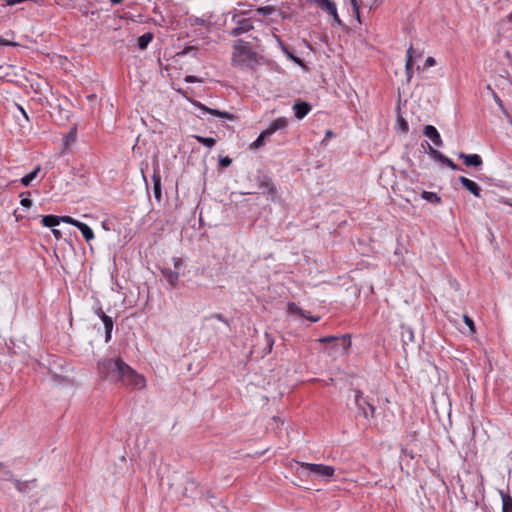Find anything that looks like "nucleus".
Masks as SVG:
<instances>
[{"label": "nucleus", "mask_w": 512, "mask_h": 512, "mask_svg": "<svg viewBox=\"0 0 512 512\" xmlns=\"http://www.w3.org/2000/svg\"><path fill=\"white\" fill-rule=\"evenodd\" d=\"M100 376L111 383L141 390L146 386L145 377L136 372L122 358L104 359L98 362Z\"/></svg>", "instance_id": "obj_1"}, {"label": "nucleus", "mask_w": 512, "mask_h": 512, "mask_svg": "<svg viewBox=\"0 0 512 512\" xmlns=\"http://www.w3.org/2000/svg\"><path fill=\"white\" fill-rule=\"evenodd\" d=\"M257 53L253 51L249 42L238 39L233 44L232 61L237 64L248 65L246 61H256Z\"/></svg>", "instance_id": "obj_2"}, {"label": "nucleus", "mask_w": 512, "mask_h": 512, "mask_svg": "<svg viewBox=\"0 0 512 512\" xmlns=\"http://www.w3.org/2000/svg\"><path fill=\"white\" fill-rule=\"evenodd\" d=\"M287 126V120L285 118H277L272 121L266 130L260 133L258 138L251 144V148H259L263 145L265 139L270 137L277 130L283 129Z\"/></svg>", "instance_id": "obj_3"}, {"label": "nucleus", "mask_w": 512, "mask_h": 512, "mask_svg": "<svg viewBox=\"0 0 512 512\" xmlns=\"http://www.w3.org/2000/svg\"><path fill=\"white\" fill-rule=\"evenodd\" d=\"M355 393V404L358 408V413L365 419H368V412L366 407L370 410L371 416H374L375 406L372 405L366 398L363 397V393L359 389L354 390Z\"/></svg>", "instance_id": "obj_4"}, {"label": "nucleus", "mask_w": 512, "mask_h": 512, "mask_svg": "<svg viewBox=\"0 0 512 512\" xmlns=\"http://www.w3.org/2000/svg\"><path fill=\"white\" fill-rule=\"evenodd\" d=\"M257 183L259 189H261L262 194H267L271 197V200L274 201L277 195V189L274 185L271 177L266 174H261L257 177Z\"/></svg>", "instance_id": "obj_5"}, {"label": "nucleus", "mask_w": 512, "mask_h": 512, "mask_svg": "<svg viewBox=\"0 0 512 512\" xmlns=\"http://www.w3.org/2000/svg\"><path fill=\"white\" fill-rule=\"evenodd\" d=\"M300 466L311 473L323 476V477H332L334 474V468L331 466L323 465V464H313V463H305L301 462Z\"/></svg>", "instance_id": "obj_6"}, {"label": "nucleus", "mask_w": 512, "mask_h": 512, "mask_svg": "<svg viewBox=\"0 0 512 512\" xmlns=\"http://www.w3.org/2000/svg\"><path fill=\"white\" fill-rule=\"evenodd\" d=\"M318 341L323 344L334 343L333 348H336L340 345L344 352H346L348 350V348L351 346V339H350V335H348V334H345L341 337L325 336V337L319 338Z\"/></svg>", "instance_id": "obj_7"}, {"label": "nucleus", "mask_w": 512, "mask_h": 512, "mask_svg": "<svg viewBox=\"0 0 512 512\" xmlns=\"http://www.w3.org/2000/svg\"><path fill=\"white\" fill-rule=\"evenodd\" d=\"M253 29H254V26H253L252 22L250 21V19L243 18L237 22V26L234 27L229 32V34L233 37H237L241 34L249 32Z\"/></svg>", "instance_id": "obj_8"}, {"label": "nucleus", "mask_w": 512, "mask_h": 512, "mask_svg": "<svg viewBox=\"0 0 512 512\" xmlns=\"http://www.w3.org/2000/svg\"><path fill=\"white\" fill-rule=\"evenodd\" d=\"M458 180L462 184V186L475 197H481V188L476 182L464 176H460Z\"/></svg>", "instance_id": "obj_9"}, {"label": "nucleus", "mask_w": 512, "mask_h": 512, "mask_svg": "<svg viewBox=\"0 0 512 512\" xmlns=\"http://www.w3.org/2000/svg\"><path fill=\"white\" fill-rule=\"evenodd\" d=\"M152 180H153V193H154V197L159 202V201H161L162 190H161V176H160V173H159V166H158V164H156L154 166V172H153Z\"/></svg>", "instance_id": "obj_10"}, {"label": "nucleus", "mask_w": 512, "mask_h": 512, "mask_svg": "<svg viewBox=\"0 0 512 512\" xmlns=\"http://www.w3.org/2000/svg\"><path fill=\"white\" fill-rule=\"evenodd\" d=\"M295 117L303 119L311 110V105L308 102L298 100L293 105Z\"/></svg>", "instance_id": "obj_11"}, {"label": "nucleus", "mask_w": 512, "mask_h": 512, "mask_svg": "<svg viewBox=\"0 0 512 512\" xmlns=\"http://www.w3.org/2000/svg\"><path fill=\"white\" fill-rule=\"evenodd\" d=\"M423 134L427 136L436 146H442L443 141L437 129L432 125H426L423 129Z\"/></svg>", "instance_id": "obj_12"}, {"label": "nucleus", "mask_w": 512, "mask_h": 512, "mask_svg": "<svg viewBox=\"0 0 512 512\" xmlns=\"http://www.w3.org/2000/svg\"><path fill=\"white\" fill-rule=\"evenodd\" d=\"M458 157L463 160L466 166L479 167L482 165V158L478 154H465L460 152Z\"/></svg>", "instance_id": "obj_13"}, {"label": "nucleus", "mask_w": 512, "mask_h": 512, "mask_svg": "<svg viewBox=\"0 0 512 512\" xmlns=\"http://www.w3.org/2000/svg\"><path fill=\"white\" fill-rule=\"evenodd\" d=\"M196 106L199 107L204 112H207V113H209L211 115H214V116H217V117L226 118V119H229V120H234L236 118V116L234 114H231V113L226 112V111H220V110H217V109H211V108L206 107L205 105H203L201 103H197Z\"/></svg>", "instance_id": "obj_14"}, {"label": "nucleus", "mask_w": 512, "mask_h": 512, "mask_svg": "<svg viewBox=\"0 0 512 512\" xmlns=\"http://www.w3.org/2000/svg\"><path fill=\"white\" fill-rule=\"evenodd\" d=\"M414 54H415V50H414L413 46L411 45L409 47V49L407 50V59H406V65H405L408 81H410V79L412 78V74H413Z\"/></svg>", "instance_id": "obj_15"}, {"label": "nucleus", "mask_w": 512, "mask_h": 512, "mask_svg": "<svg viewBox=\"0 0 512 512\" xmlns=\"http://www.w3.org/2000/svg\"><path fill=\"white\" fill-rule=\"evenodd\" d=\"M166 281L172 286L175 287L179 280V273L176 271H172L169 268H164L161 270Z\"/></svg>", "instance_id": "obj_16"}, {"label": "nucleus", "mask_w": 512, "mask_h": 512, "mask_svg": "<svg viewBox=\"0 0 512 512\" xmlns=\"http://www.w3.org/2000/svg\"><path fill=\"white\" fill-rule=\"evenodd\" d=\"M102 322L105 328V341L109 342L111 340V333L113 329V320L108 315H103Z\"/></svg>", "instance_id": "obj_17"}, {"label": "nucleus", "mask_w": 512, "mask_h": 512, "mask_svg": "<svg viewBox=\"0 0 512 512\" xmlns=\"http://www.w3.org/2000/svg\"><path fill=\"white\" fill-rule=\"evenodd\" d=\"M153 33L147 32L138 37L137 39V46L140 50H145L147 46L150 44V42L153 40Z\"/></svg>", "instance_id": "obj_18"}, {"label": "nucleus", "mask_w": 512, "mask_h": 512, "mask_svg": "<svg viewBox=\"0 0 512 512\" xmlns=\"http://www.w3.org/2000/svg\"><path fill=\"white\" fill-rule=\"evenodd\" d=\"M82 233L84 239L89 242L94 238L93 230L85 223L79 222L76 226Z\"/></svg>", "instance_id": "obj_19"}, {"label": "nucleus", "mask_w": 512, "mask_h": 512, "mask_svg": "<svg viewBox=\"0 0 512 512\" xmlns=\"http://www.w3.org/2000/svg\"><path fill=\"white\" fill-rule=\"evenodd\" d=\"M41 223L45 227L54 228L55 226L59 225L58 216L56 215H44L41 218Z\"/></svg>", "instance_id": "obj_20"}, {"label": "nucleus", "mask_w": 512, "mask_h": 512, "mask_svg": "<svg viewBox=\"0 0 512 512\" xmlns=\"http://www.w3.org/2000/svg\"><path fill=\"white\" fill-rule=\"evenodd\" d=\"M40 169V166H37L33 171L22 177L21 184L25 187H28L31 184V182L37 177V174L39 173Z\"/></svg>", "instance_id": "obj_21"}, {"label": "nucleus", "mask_w": 512, "mask_h": 512, "mask_svg": "<svg viewBox=\"0 0 512 512\" xmlns=\"http://www.w3.org/2000/svg\"><path fill=\"white\" fill-rule=\"evenodd\" d=\"M502 512H512V497L508 493L501 492Z\"/></svg>", "instance_id": "obj_22"}, {"label": "nucleus", "mask_w": 512, "mask_h": 512, "mask_svg": "<svg viewBox=\"0 0 512 512\" xmlns=\"http://www.w3.org/2000/svg\"><path fill=\"white\" fill-rule=\"evenodd\" d=\"M421 197H422V199H424L430 203H433V204L441 203V198L434 192L423 191L421 193Z\"/></svg>", "instance_id": "obj_23"}, {"label": "nucleus", "mask_w": 512, "mask_h": 512, "mask_svg": "<svg viewBox=\"0 0 512 512\" xmlns=\"http://www.w3.org/2000/svg\"><path fill=\"white\" fill-rule=\"evenodd\" d=\"M319 8L323 11H326L328 14L334 13L336 9V4L332 0H323L319 4H317Z\"/></svg>", "instance_id": "obj_24"}, {"label": "nucleus", "mask_w": 512, "mask_h": 512, "mask_svg": "<svg viewBox=\"0 0 512 512\" xmlns=\"http://www.w3.org/2000/svg\"><path fill=\"white\" fill-rule=\"evenodd\" d=\"M76 137H77V128H76V126H73L64 138L65 147H68L71 143H74L76 141Z\"/></svg>", "instance_id": "obj_25"}, {"label": "nucleus", "mask_w": 512, "mask_h": 512, "mask_svg": "<svg viewBox=\"0 0 512 512\" xmlns=\"http://www.w3.org/2000/svg\"><path fill=\"white\" fill-rule=\"evenodd\" d=\"M428 148H429V155L436 161L440 162L442 164L443 160L445 159V155L442 154L440 151L434 149L428 142H426Z\"/></svg>", "instance_id": "obj_26"}, {"label": "nucleus", "mask_w": 512, "mask_h": 512, "mask_svg": "<svg viewBox=\"0 0 512 512\" xmlns=\"http://www.w3.org/2000/svg\"><path fill=\"white\" fill-rule=\"evenodd\" d=\"M287 308H288V312L291 313V314H297V315H300L301 317H306L305 311L303 309H301L294 302H289L288 305H287Z\"/></svg>", "instance_id": "obj_27"}, {"label": "nucleus", "mask_w": 512, "mask_h": 512, "mask_svg": "<svg viewBox=\"0 0 512 512\" xmlns=\"http://www.w3.org/2000/svg\"><path fill=\"white\" fill-rule=\"evenodd\" d=\"M194 137L199 143H201L202 145H204L208 148H212L216 143V140L212 137H203V136H199V135H196Z\"/></svg>", "instance_id": "obj_28"}, {"label": "nucleus", "mask_w": 512, "mask_h": 512, "mask_svg": "<svg viewBox=\"0 0 512 512\" xmlns=\"http://www.w3.org/2000/svg\"><path fill=\"white\" fill-rule=\"evenodd\" d=\"M283 52L286 54V56L292 60L294 63H296L299 66H304V62L301 58L295 56L286 46H282Z\"/></svg>", "instance_id": "obj_29"}, {"label": "nucleus", "mask_w": 512, "mask_h": 512, "mask_svg": "<svg viewBox=\"0 0 512 512\" xmlns=\"http://www.w3.org/2000/svg\"><path fill=\"white\" fill-rule=\"evenodd\" d=\"M402 338H403V342L404 344H407V339L411 342L414 341V334H413V331L408 328V327H402Z\"/></svg>", "instance_id": "obj_30"}, {"label": "nucleus", "mask_w": 512, "mask_h": 512, "mask_svg": "<svg viewBox=\"0 0 512 512\" xmlns=\"http://www.w3.org/2000/svg\"><path fill=\"white\" fill-rule=\"evenodd\" d=\"M350 2H351V6H352V9L356 16L357 21L359 23H361V18H360L361 1L360 0H350Z\"/></svg>", "instance_id": "obj_31"}, {"label": "nucleus", "mask_w": 512, "mask_h": 512, "mask_svg": "<svg viewBox=\"0 0 512 512\" xmlns=\"http://www.w3.org/2000/svg\"><path fill=\"white\" fill-rule=\"evenodd\" d=\"M274 11L275 7L273 6H261L257 8V12L263 16L271 15Z\"/></svg>", "instance_id": "obj_32"}, {"label": "nucleus", "mask_w": 512, "mask_h": 512, "mask_svg": "<svg viewBox=\"0 0 512 512\" xmlns=\"http://www.w3.org/2000/svg\"><path fill=\"white\" fill-rule=\"evenodd\" d=\"M14 485H15V488L19 491V492H25L28 488V485H29V482L28 481H20L18 479H15L14 480Z\"/></svg>", "instance_id": "obj_33"}, {"label": "nucleus", "mask_w": 512, "mask_h": 512, "mask_svg": "<svg viewBox=\"0 0 512 512\" xmlns=\"http://www.w3.org/2000/svg\"><path fill=\"white\" fill-rule=\"evenodd\" d=\"M58 220H59V223L60 222H65V223L71 224V225H73L75 227L80 222V221L72 218L71 216H58Z\"/></svg>", "instance_id": "obj_34"}, {"label": "nucleus", "mask_w": 512, "mask_h": 512, "mask_svg": "<svg viewBox=\"0 0 512 512\" xmlns=\"http://www.w3.org/2000/svg\"><path fill=\"white\" fill-rule=\"evenodd\" d=\"M265 340H266V345H267L265 353L268 354L272 350V347L274 345V339H273V337L269 333L266 332L265 333Z\"/></svg>", "instance_id": "obj_35"}, {"label": "nucleus", "mask_w": 512, "mask_h": 512, "mask_svg": "<svg viewBox=\"0 0 512 512\" xmlns=\"http://www.w3.org/2000/svg\"><path fill=\"white\" fill-rule=\"evenodd\" d=\"M443 165H446L447 167H449L450 169L452 170H460V167L455 164L450 158H448L447 156L445 157V159L443 160L442 162Z\"/></svg>", "instance_id": "obj_36"}, {"label": "nucleus", "mask_w": 512, "mask_h": 512, "mask_svg": "<svg viewBox=\"0 0 512 512\" xmlns=\"http://www.w3.org/2000/svg\"><path fill=\"white\" fill-rule=\"evenodd\" d=\"M398 123H399V129L403 132V133H407L408 130H409V127H408V123L407 121L403 118V117H400L398 119Z\"/></svg>", "instance_id": "obj_37"}, {"label": "nucleus", "mask_w": 512, "mask_h": 512, "mask_svg": "<svg viewBox=\"0 0 512 512\" xmlns=\"http://www.w3.org/2000/svg\"><path fill=\"white\" fill-rule=\"evenodd\" d=\"M197 52V47L195 46H186L181 52L178 53V55H186L189 53H193L195 56Z\"/></svg>", "instance_id": "obj_38"}, {"label": "nucleus", "mask_w": 512, "mask_h": 512, "mask_svg": "<svg viewBox=\"0 0 512 512\" xmlns=\"http://www.w3.org/2000/svg\"><path fill=\"white\" fill-rule=\"evenodd\" d=\"M231 163H232V159L228 156L220 157V159H219V166H221V167L226 168V167L230 166Z\"/></svg>", "instance_id": "obj_39"}, {"label": "nucleus", "mask_w": 512, "mask_h": 512, "mask_svg": "<svg viewBox=\"0 0 512 512\" xmlns=\"http://www.w3.org/2000/svg\"><path fill=\"white\" fill-rule=\"evenodd\" d=\"M210 318H214V319H217L218 321H221L223 322L224 324H226L227 326H229V321L224 317L223 314L221 313H213Z\"/></svg>", "instance_id": "obj_40"}, {"label": "nucleus", "mask_w": 512, "mask_h": 512, "mask_svg": "<svg viewBox=\"0 0 512 512\" xmlns=\"http://www.w3.org/2000/svg\"><path fill=\"white\" fill-rule=\"evenodd\" d=\"M463 319L465 324L469 327L470 331L475 332L474 321L467 315H464Z\"/></svg>", "instance_id": "obj_41"}, {"label": "nucleus", "mask_w": 512, "mask_h": 512, "mask_svg": "<svg viewBox=\"0 0 512 512\" xmlns=\"http://www.w3.org/2000/svg\"><path fill=\"white\" fill-rule=\"evenodd\" d=\"M21 205L26 208H30L32 206V200L29 197H23L20 201Z\"/></svg>", "instance_id": "obj_42"}, {"label": "nucleus", "mask_w": 512, "mask_h": 512, "mask_svg": "<svg viewBox=\"0 0 512 512\" xmlns=\"http://www.w3.org/2000/svg\"><path fill=\"white\" fill-rule=\"evenodd\" d=\"M329 15H331L333 17L334 22H336L338 25H343L341 19L338 16L337 8L335 9L334 13L332 12Z\"/></svg>", "instance_id": "obj_43"}, {"label": "nucleus", "mask_w": 512, "mask_h": 512, "mask_svg": "<svg viewBox=\"0 0 512 512\" xmlns=\"http://www.w3.org/2000/svg\"><path fill=\"white\" fill-rule=\"evenodd\" d=\"M185 82L187 83H196V82H201L196 76H193V75H188L185 77Z\"/></svg>", "instance_id": "obj_44"}, {"label": "nucleus", "mask_w": 512, "mask_h": 512, "mask_svg": "<svg viewBox=\"0 0 512 512\" xmlns=\"http://www.w3.org/2000/svg\"><path fill=\"white\" fill-rule=\"evenodd\" d=\"M492 94H493V99L495 100V102L497 103V105H498L502 110H504L502 100L499 98V96H498L494 91H492Z\"/></svg>", "instance_id": "obj_45"}, {"label": "nucleus", "mask_w": 512, "mask_h": 512, "mask_svg": "<svg viewBox=\"0 0 512 512\" xmlns=\"http://www.w3.org/2000/svg\"><path fill=\"white\" fill-rule=\"evenodd\" d=\"M436 63L435 59L433 57H428L425 61V67L434 66Z\"/></svg>", "instance_id": "obj_46"}, {"label": "nucleus", "mask_w": 512, "mask_h": 512, "mask_svg": "<svg viewBox=\"0 0 512 512\" xmlns=\"http://www.w3.org/2000/svg\"><path fill=\"white\" fill-rule=\"evenodd\" d=\"M52 233H53V235H54V237H55V239H56V240L61 239V237H62V233H61V231H60V230L53 228V229H52Z\"/></svg>", "instance_id": "obj_47"}, {"label": "nucleus", "mask_w": 512, "mask_h": 512, "mask_svg": "<svg viewBox=\"0 0 512 512\" xmlns=\"http://www.w3.org/2000/svg\"><path fill=\"white\" fill-rule=\"evenodd\" d=\"M18 110L22 113L23 117L25 118L26 121H29V117H28V114L26 113V111L23 109L22 106L16 104Z\"/></svg>", "instance_id": "obj_48"}, {"label": "nucleus", "mask_w": 512, "mask_h": 512, "mask_svg": "<svg viewBox=\"0 0 512 512\" xmlns=\"http://www.w3.org/2000/svg\"><path fill=\"white\" fill-rule=\"evenodd\" d=\"M0 44L1 45H11V46H16L17 44L14 43V42H10L8 40H5L4 38L0 37Z\"/></svg>", "instance_id": "obj_49"}, {"label": "nucleus", "mask_w": 512, "mask_h": 512, "mask_svg": "<svg viewBox=\"0 0 512 512\" xmlns=\"http://www.w3.org/2000/svg\"><path fill=\"white\" fill-rule=\"evenodd\" d=\"M5 479L6 480H10V481H13L14 482V476H13V473L11 471H5Z\"/></svg>", "instance_id": "obj_50"}, {"label": "nucleus", "mask_w": 512, "mask_h": 512, "mask_svg": "<svg viewBox=\"0 0 512 512\" xmlns=\"http://www.w3.org/2000/svg\"><path fill=\"white\" fill-rule=\"evenodd\" d=\"M174 266L175 268H179L182 265V259L181 258H173Z\"/></svg>", "instance_id": "obj_51"}, {"label": "nucleus", "mask_w": 512, "mask_h": 512, "mask_svg": "<svg viewBox=\"0 0 512 512\" xmlns=\"http://www.w3.org/2000/svg\"><path fill=\"white\" fill-rule=\"evenodd\" d=\"M305 318L309 319V320H310V321H312V322H318V321L320 320V317H319V316L314 317V316H307V315H306V317H305Z\"/></svg>", "instance_id": "obj_52"}, {"label": "nucleus", "mask_w": 512, "mask_h": 512, "mask_svg": "<svg viewBox=\"0 0 512 512\" xmlns=\"http://www.w3.org/2000/svg\"><path fill=\"white\" fill-rule=\"evenodd\" d=\"M96 313H97V315L100 317V319H101V320H102L103 315H106V314L102 311V309H101V308H98V309L96 310Z\"/></svg>", "instance_id": "obj_53"}, {"label": "nucleus", "mask_w": 512, "mask_h": 512, "mask_svg": "<svg viewBox=\"0 0 512 512\" xmlns=\"http://www.w3.org/2000/svg\"><path fill=\"white\" fill-rule=\"evenodd\" d=\"M96 313H97V315L100 317V319H101V320H102L103 315H106V314L102 311V309H101V308H98V309L96 310Z\"/></svg>", "instance_id": "obj_54"}, {"label": "nucleus", "mask_w": 512, "mask_h": 512, "mask_svg": "<svg viewBox=\"0 0 512 512\" xmlns=\"http://www.w3.org/2000/svg\"><path fill=\"white\" fill-rule=\"evenodd\" d=\"M333 136V132L331 130L326 131V138H330Z\"/></svg>", "instance_id": "obj_55"}, {"label": "nucleus", "mask_w": 512, "mask_h": 512, "mask_svg": "<svg viewBox=\"0 0 512 512\" xmlns=\"http://www.w3.org/2000/svg\"><path fill=\"white\" fill-rule=\"evenodd\" d=\"M122 1H123V0H110V2H111L112 4H119V3H121Z\"/></svg>", "instance_id": "obj_56"}, {"label": "nucleus", "mask_w": 512, "mask_h": 512, "mask_svg": "<svg viewBox=\"0 0 512 512\" xmlns=\"http://www.w3.org/2000/svg\"><path fill=\"white\" fill-rule=\"evenodd\" d=\"M5 467V464L3 462H0V470H2Z\"/></svg>", "instance_id": "obj_57"}, {"label": "nucleus", "mask_w": 512, "mask_h": 512, "mask_svg": "<svg viewBox=\"0 0 512 512\" xmlns=\"http://www.w3.org/2000/svg\"><path fill=\"white\" fill-rule=\"evenodd\" d=\"M508 20H509L510 22H512V11H511V14L508 16Z\"/></svg>", "instance_id": "obj_58"}, {"label": "nucleus", "mask_w": 512, "mask_h": 512, "mask_svg": "<svg viewBox=\"0 0 512 512\" xmlns=\"http://www.w3.org/2000/svg\"><path fill=\"white\" fill-rule=\"evenodd\" d=\"M268 449H265L264 451H261L259 454L262 455L264 454Z\"/></svg>", "instance_id": "obj_59"}, {"label": "nucleus", "mask_w": 512, "mask_h": 512, "mask_svg": "<svg viewBox=\"0 0 512 512\" xmlns=\"http://www.w3.org/2000/svg\"><path fill=\"white\" fill-rule=\"evenodd\" d=\"M273 420L277 421V420H279V418L278 417H273Z\"/></svg>", "instance_id": "obj_60"}]
</instances>
